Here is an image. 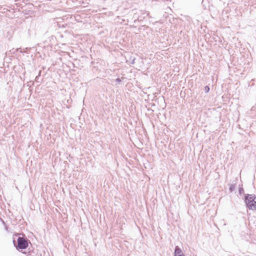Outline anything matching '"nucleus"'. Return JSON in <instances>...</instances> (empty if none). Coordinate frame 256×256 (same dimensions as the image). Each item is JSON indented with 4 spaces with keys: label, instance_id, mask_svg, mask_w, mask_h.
Masks as SVG:
<instances>
[{
    "label": "nucleus",
    "instance_id": "obj_1",
    "mask_svg": "<svg viewBox=\"0 0 256 256\" xmlns=\"http://www.w3.org/2000/svg\"><path fill=\"white\" fill-rule=\"evenodd\" d=\"M255 199L256 196L253 194H248L246 196V203L250 210H256V201H255Z\"/></svg>",
    "mask_w": 256,
    "mask_h": 256
},
{
    "label": "nucleus",
    "instance_id": "obj_2",
    "mask_svg": "<svg viewBox=\"0 0 256 256\" xmlns=\"http://www.w3.org/2000/svg\"><path fill=\"white\" fill-rule=\"evenodd\" d=\"M28 246V242L24 238L19 237L18 239V248L20 249H25Z\"/></svg>",
    "mask_w": 256,
    "mask_h": 256
},
{
    "label": "nucleus",
    "instance_id": "obj_3",
    "mask_svg": "<svg viewBox=\"0 0 256 256\" xmlns=\"http://www.w3.org/2000/svg\"><path fill=\"white\" fill-rule=\"evenodd\" d=\"M174 256H185L182 250L178 246L175 248Z\"/></svg>",
    "mask_w": 256,
    "mask_h": 256
},
{
    "label": "nucleus",
    "instance_id": "obj_4",
    "mask_svg": "<svg viewBox=\"0 0 256 256\" xmlns=\"http://www.w3.org/2000/svg\"><path fill=\"white\" fill-rule=\"evenodd\" d=\"M209 90H210V88H209V87H208V86H206L205 87V90H206V92H208L209 91Z\"/></svg>",
    "mask_w": 256,
    "mask_h": 256
}]
</instances>
